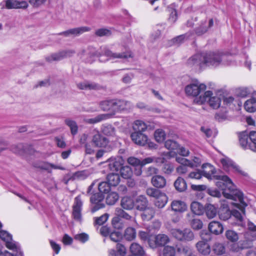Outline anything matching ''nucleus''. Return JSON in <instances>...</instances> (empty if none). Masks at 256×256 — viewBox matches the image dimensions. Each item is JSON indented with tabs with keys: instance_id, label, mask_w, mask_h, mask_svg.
Wrapping results in <instances>:
<instances>
[{
	"instance_id": "nucleus-1",
	"label": "nucleus",
	"mask_w": 256,
	"mask_h": 256,
	"mask_svg": "<svg viewBox=\"0 0 256 256\" xmlns=\"http://www.w3.org/2000/svg\"><path fill=\"white\" fill-rule=\"evenodd\" d=\"M202 176L208 179L214 178L219 181L216 183V186L222 190L224 196L227 198L238 201L244 208L247 204L244 200L242 193L235 188L231 180L226 176L216 175V170L214 167L210 164L202 165ZM243 212V209L241 210Z\"/></svg>"
},
{
	"instance_id": "nucleus-2",
	"label": "nucleus",
	"mask_w": 256,
	"mask_h": 256,
	"mask_svg": "<svg viewBox=\"0 0 256 256\" xmlns=\"http://www.w3.org/2000/svg\"><path fill=\"white\" fill-rule=\"evenodd\" d=\"M206 102H208L210 106L214 108H219L221 104V99L219 96H213V93L210 90L205 92L203 95L196 97L194 102L196 104H202Z\"/></svg>"
},
{
	"instance_id": "nucleus-3",
	"label": "nucleus",
	"mask_w": 256,
	"mask_h": 256,
	"mask_svg": "<svg viewBox=\"0 0 256 256\" xmlns=\"http://www.w3.org/2000/svg\"><path fill=\"white\" fill-rule=\"evenodd\" d=\"M224 57V56L216 52H210L203 53L204 67L211 66L216 68L222 64H224V62H222Z\"/></svg>"
},
{
	"instance_id": "nucleus-4",
	"label": "nucleus",
	"mask_w": 256,
	"mask_h": 256,
	"mask_svg": "<svg viewBox=\"0 0 256 256\" xmlns=\"http://www.w3.org/2000/svg\"><path fill=\"white\" fill-rule=\"evenodd\" d=\"M0 238L6 242V246L8 248L16 252V254H13L12 256H16L17 254H18V256H22L18 244L12 240V236L10 234L6 231L0 230Z\"/></svg>"
},
{
	"instance_id": "nucleus-5",
	"label": "nucleus",
	"mask_w": 256,
	"mask_h": 256,
	"mask_svg": "<svg viewBox=\"0 0 256 256\" xmlns=\"http://www.w3.org/2000/svg\"><path fill=\"white\" fill-rule=\"evenodd\" d=\"M206 89V86L203 84L198 82L192 83L186 86L185 88V92L188 96H196Z\"/></svg>"
},
{
	"instance_id": "nucleus-6",
	"label": "nucleus",
	"mask_w": 256,
	"mask_h": 256,
	"mask_svg": "<svg viewBox=\"0 0 256 256\" xmlns=\"http://www.w3.org/2000/svg\"><path fill=\"white\" fill-rule=\"evenodd\" d=\"M90 134L92 136V142L97 147H105L108 142V140L102 136L96 129L90 130Z\"/></svg>"
},
{
	"instance_id": "nucleus-7",
	"label": "nucleus",
	"mask_w": 256,
	"mask_h": 256,
	"mask_svg": "<svg viewBox=\"0 0 256 256\" xmlns=\"http://www.w3.org/2000/svg\"><path fill=\"white\" fill-rule=\"evenodd\" d=\"M75 52V51L73 50H62L47 56L46 60L48 62L61 60L64 58L72 56Z\"/></svg>"
},
{
	"instance_id": "nucleus-8",
	"label": "nucleus",
	"mask_w": 256,
	"mask_h": 256,
	"mask_svg": "<svg viewBox=\"0 0 256 256\" xmlns=\"http://www.w3.org/2000/svg\"><path fill=\"white\" fill-rule=\"evenodd\" d=\"M170 241L169 238L165 234H158L156 235L154 238L148 239V244L152 248L157 246H164Z\"/></svg>"
},
{
	"instance_id": "nucleus-9",
	"label": "nucleus",
	"mask_w": 256,
	"mask_h": 256,
	"mask_svg": "<svg viewBox=\"0 0 256 256\" xmlns=\"http://www.w3.org/2000/svg\"><path fill=\"white\" fill-rule=\"evenodd\" d=\"M188 65L190 67L202 68L204 67L203 53L197 54L190 58L187 61Z\"/></svg>"
},
{
	"instance_id": "nucleus-10",
	"label": "nucleus",
	"mask_w": 256,
	"mask_h": 256,
	"mask_svg": "<svg viewBox=\"0 0 256 256\" xmlns=\"http://www.w3.org/2000/svg\"><path fill=\"white\" fill-rule=\"evenodd\" d=\"M108 162V166L110 170L118 172L124 164V160L121 156L112 157L106 162Z\"/></svg>"
},
{
	"instance_id": "nucleus-11",
	"label": "nucleus",
	"mask_w": 256,
	"mask_h": 256,
	"mask_svg": "<svg viewBox=\"0 0 256 256\" xmlns=\"http://www.w3.org/2000/svg\"><path fill=\"white\" fill-rule=\"evenodd\" d=\"M90 30V28L87 26H82L74 28H71L67 30L61 32L58 34V35L64 36L66 37L70 36H76L80 34L88 32Z\"/></svg>"
},
{
	"instance_id": "nucleus-12",
	"label": "nucleus",
	"mask_w": 256,
	"mask_h": 256,
	"mask_svg": "<svg viewBox=\"0 0 256 256\" xmlns=\"http://www.w3.org/2000/svg\"><path fill=\"white\" fill-rule=\"evenodd\" d=\"M82 206V202L80 199V196H78L74 198V202L73 205L72 216L74 220L80 221L81 220V210Z\"/></svg>"
},
{
	"instance_id": "nucleus-13",
	"label": "nucleus",
	"mask_w": 256,
	"mask_h": 256,
	"mask_svg": "<svg viewBox=\"0 0 256 256\" xmlns=\"http://www.w3.org/2000/svg\"><path fill=\"white\" fill-rule=\"evenodd\" d=\"M132 104L130 102L121 100H114V110L121 112L128 110L132 108Z\"/></svg>"
},
{
	"instance_id": "nucleus-14",
	"label": "nucleus",
	"mask_w": 256,
	"mask_h": 256,
	"mask_svg": "<svg viewBox=\"0 0 256 256\" xmlns=\"http://www.w3.org/2000/svg\"><path fill=\"white\" fill-rule=\"evenodd\" d=\"M130 137L132 142L138 145L144 146L148 142V138L142 132H134L132 133Z\"/></svg>"
},
{
	"instance_id": "nucleus-15",
	"label": "nucleus",
	"mask_w": 256,
	"mask_h": 256,
	"mask_svg": "<svg viewBox=\"0 0 256 256\" xmlns=\"http://www.w3.org/2000/svg\"><path fill=\"white\" fill-rule=\"evenodd\" d=\"M115 215L120 218H124L129 221V224L134 226L137 224L134 218L130 216L128 212L124 211L122 209L118 208L116 209Z\"/></svg>"
},
{
	"instance_id": "nucleus-16",
	"label": "nucleus",
	"mask_w": 256,
	"mask_h": 256,
	"mask_svg": "<svg viewBox=\"0 0 256 256\" xmlns=\"http://www.w3.org/2000/svg\"><path fill=\"white\" fill-rule=\"evenodd\" d=\"M6 7L8 9L12 8H26L28 4L26 1H18L16 0H6L5 1Z\"/></svg>"
},
{
	"instance_id": "nucleus-17",
	"label": "nucleus",
	"mask_w": 256,
	"mask_h": 256,
	"mask_svg": "<svg viewBox=\"0 0 256 256\" xmlns=\"http://www.w3.org/2000/svg\"><path fill=\"white\" fill-rule=\"evenodd\" d=\"M104 54L106 56L110 57V58H127L132 56V53L130 52H122V53H114L112 51L107 49L106 48H104Z\"/></svg>"
},
{
	"instance_id": "nucleus-18",
	"label": "nucleus",
	"mask_w": 256,
	"mask_h": 256,
	"mask_svg": "<svg viewBox=\"0 0 256 256\" xmlns=\"http://www.w3.org/2000/svg\"><path fill=\"white\" fill-rule=\"evenodd\" d=\"M213 24L214 21L212 19H210L209 20L208 26L206 20L202 22L200 26L196 28V34H197L198 36H202L208 30V28H211L213 26Z\"/></svg>"
},
{
	"instance_id": "nucleus-19",
	"label": "nucleus",
	"mask_w": 256,
	"mask_h": 256,
	"mask_svg": "<svg viewBox=\"0 0 256 256\" xmlns=\"http://www.w3.org/2000/svg\"><path fill=\"white\" fill-rule=\"evenodd\" d=\"M208 228L212 233L216 235L222 234L224 231L222 225L217 221L211 222L209 224Z\"/></svg>"
},
{
	"instance_id": "nucleus-20",
	"label": "nucleus",
	"mask_w": 256,
	"mask_h": 256,
	"mask_svg": "<svg viewBox=\"0 0 256 256\" xmlns=\"http://www.w3.org/2000/svg\"><path fill=\"white\" fill-rule=\"evenodd\" d=\"M198 252L203 255H208L210 252V247L209 244L204 241H200L196 244Z\"/></svg>"
},
{
	"instance_id": "nucleus-21",
	"label": "nucleus",
	"mask_w": 256,
	"mask_h": 256,
	"mask_svg": "<svg viewBox=\"0 0 256 256\" xmlns=\"http://www.w3.org/2000/svg\"><path fill=\"white\" fill-rule=\"evenodd\" d=\"M152 184L157 188H163L166 184V178L162 176L156 175L154 176L151 180Z\"/></svg>"
},
{
	"instance_id": "nucleus-22",
	"label": "nucleus",
	"mask_w": 256,
	"mask_h": 256,
	"mask_svg": "<svg viewBox=\"0 0 256 256\" xmlns=\"http://www.w3.org/2000/svg\"><path fill=\"white\" fill-rule=\"evenodd\" d=\"M120 206L124 210H131L134 206V202L130 196H124L121 200Z\"/></svg>"
},
{
	"instance_id": "nucleus-23",
	"label": "nucleus",
	"mask_w": 256,
	"mask_h": 256,
	"mask_svg": "<svg viewBox=\"0 0 256 256\" xmlns=\"http://www.w3.org/2000/svg\"><path fill=\"white\" fill-rule=\"evenodd\" d=\"M172 210L176 212H182L186 210V204L181 200H173L170 204Z\"/></svg>"
},
{
	"instance_id": "nucleus-24",
	"label": "nucleus",
	"mask_w": 256,
	"mask_h": 256,
	"mask_svg": "<svg viewBox=\"0 0 256 256\" xmlns=\"http://www.w3.org/2000/svg\"><path fill=\"white\" fill-rule=\"evenodd\" d=\"M130 251L133 255L146 256L143 248L138 243H132L130 246Z\"/></svg>"
},
{
	"instance_id": "nucleus-25",
	"label": "nucleus",
	"mask_w": 256,
	"mask_h": 256,
	"mask_svg": "<svg viewBox=\"0 0 256 256\" xmlns=\"http://www.w3.org/2000/svg\"><path fill=\"white\" fill-rule=\"evenodd\" d=\"M148 200L144 196H140L136 199L134 206H136L137 210H144L147 206Z\"/></svg>"
},
{
	"instance_id": "nucleus-26",
	"label": "nucleus",
	"mask_w": 256,
	"mask_h": 256,
	"mask_svg": "<svg viewBox=\"0 0 256 256\" xmlns=\"http://www.w3.org/2000/svg\"><path fill=\"white\" fill-rule=\"evenodd\" d=\"M117 252L114 250H110L109 251V256H125L126 250L125 246L120 244H116Z\"/></svg>"
},
{
	"instance_id": "nucleus-27",
	"label": "nucleus",
	"mask_w": 256,
	"mask_h": 256,
	"mask_svg": "<svg viewBox=\"0 0 256 256\" xmlns=\"http://www.w3.org/2000/svg\"><path fill=\"white\" fill-rule=\"evenodd\" d=\"M77 86L80 90H98L100 88L98 84L89 82L78 83L77 84Z\"/></svg>"
},
{
	"instance_id": "nucleus-28",
	"label": "nucleus",
	"mask_w": 256,
	"mask_h": 256,
	"mask_svg": "<svg viewBox=\"0 0 256 256\" xmlns=\"http://www.w3.org/2000/svg\"><path fill=\"white\" fill-rule=\"evenodd\" d=\"M168 201V198L167 196L165 194L162 193L156 198L154 204L158 208H162L166 206Z\"/></svg>"
},
{
	"instance_id": "nucleus-29",
	"label": "nucleus",
	"mask_w": 256,
	"mask_h": 256,
	"mask_svg": "<svg viewBox=\"0 0 256 256\" xmlns=\"http://www.w3.org/2000/svg\"><path fill=\"white\" fill-rule=\"evenodd\" d=\"M174 186L176 189L180 192H184L186 190L187 184L185 180L181 178L178 177L174 182Z\"/></svg>"
},
{
	"instance_id": "nucleus-30",
	"label": "nucleus",
	"mask_w": 256,
	"mask_h": 256,
	"mask_svg": "<svg viewBox=\"0 0 256 256\" xmlns=\"http://www.w3.org/2000/svg\"><path fill=\"white\" fill-rule=\"evenodd\" d=\"M217 208L212 204H208L205 208V212L206 216L210 218H214L217 214Z\"/></svg>"
},
{
	"instance_id": "nucleus-31",
	"label": "nucleus",
	"mask_w": 256,
	"mask_h": 256,
	"mask_svg": "<svg viewBox=\"0 0 256 256\" xmlns=\"http://www.w3.org/2000/svg\"><path fill=\"white\" fill-rule=\"evenodd\" d=\"M190 208L192 212L196 215H201L204 212L202 205L198 202H193L191 204Z\"/></svg>"
},
{
	"instance_id": "nucleus-32",
	"label": "nucleus",
	"mask_w": 256,
	"mask_h": 256,
	"mask_svg": "<svg viewBox=\"0 0 256 256\" xmlns=\"http://www.w3.org/2000/svg\"><path fill=\"white\" fill-rule=\"evenodd\" d=\"M132 128L134 132H143L146 130L147 126L144 122L136 120L134 122Z\"/></svg>"
},
{
	"instance_id": "nucleus-33",
	"label": "nucleus",
	"mask_w": 256,
	"mask_h": 256,
	"mask_svg": "<svg viewBox=\"0 0 256 256\" xmlns=\"http://www.w3.org/2000/svg\"><path fill=\"white\" fill-rule=\"evenodd\" d=\"M244 107L245 110L250 112H252L256 110V102L252 96L245 102Z\"/></svg>"
},
{
	"instance_id": "nucleus-34",
	"label": "nucleus",
	"mask_w": 256,
	"mask_h": 256,
	"mask_svg": "<svg viewBox=\"0 0 256 256\" xmlns=\"http://www.w3.org/2000/svg\"><path fill=\"white\" fill-rule=\"evenodd\" d=\"M107 180L111 186H117L120 181V176L118 174L112 173L107 176Z\"/></svg>"
},
{
	"instance_id": "nucleus-35",
	"label": "nucleus",
	"mask_w": 256,
	"mask_h": 256,
	"mask_svg": "<svg viewBox=\"0 0 256 256\" xmlns=\"http://www.w3.org/2000/svg\"><path fill=\"white\" fill-rule=\"evenodd\" d=\"M239 142L242 148H250V146L252 144H248V134L247 132H244L239 134Z\"/></svg>"
},
{
	"instance_id": "nucleus-36",
	"label": "nucleus",
	"mask_w": 256,
	"mask_h": 256,
	"mask_svg": "<svg viewBox=\"0 0 256 256\" xmlns=\"http://www.w3.org/2000/svg\"><path fill=\"white\" fill-rule=\"evenodd\" d=\"M124 238L128 240L131 241L136 236V230L131 226L127 228L124 232Z\"/></svg>"
},
{
	"instance_id": "nucleus-37",
	"label": "nucleus",
	"mask_w": 256,
	"mask_h": 256,
	"mask_svg": "<svg viewBox=\"0 0 256 256\" xmlns=\"http://www.w3.org/2000/svg\"><path fill=\"white\" fill-rule=\"evenodd\" d=\"M108 118V114H102L98 115V116L90 118H85L84 121L88 124H94L104 120H106Z\"/></svg>"
},
{
	"instance_id": "nucleus-38",
	"label": "nucleus",
	"mask_w": 256,
	"mask_h": 256,
	"mask_svg": "<svg viewBox=\"0 0 256 256\" xmlns=\"http://www.w3.org/2000/svg\"><path fill=\"white\" fill-rule=\"evenodd\" d=\"M118 194L116 192H112L108 193L106 200L108 204L113 205L118 200Z\"/></svg>"
},
{
	"instance_id": "nucleus-39",
	"label": "nucleus",
	"mask_w": 256,
	"mask_h": 256,
	"mask_svg": "<svg viewBox=\"0 0 256 256\" xmlns=\"http://www.w3.org/2000/svg\"><path fill=\"white\" fill-rule=\"evenodd\" d=\"M64 122L70 129L72 134L73 136L76 134L78 132V126L76 122L70 118L66 119Z\"/></svg>"
},
{
	"instance_id": "nucleus-40",
	"label": "nucleus",
	"mask_w": 256,
	"mask_h": 256,
	"mask_svg": "<svg viewBox=\"0 0 256 256\" xmlns=\"http://www.w3.org/2000/svg\"><path fill=\"white\" fill-rule=\"evenodd\" d=\"M112 224L113 228L116 230H122L124 226V222L116 216L112 218Z\"/></svg>"
},
{
	"instance_id": "nucleus-41",
	"label": "nucleus",
	"mask_w": 256,
	"mask_h": 256,
	"mask_svg": "<svg viewBox=\"0 0 256 256\" xmlns=\"http://www.w3.org/2000/svg\"><path fill=\"white\" fill-rule=\"evenodd\" d=\"M114 100H104L100 102V106L101 108L104 110H114Z\"/></svg>"
},
{
	"instance_id": "nucleus-42",
	"label": "nucleus",
	"mask_w": 256,
	"mask_h": 256,
	"mask_svg": "<svg viewBox=\"0 0 256 256\" xmlns=\"http://www.w3.org/2000/svg\"><path fill=\"white\" fill-rule=\"evenodd\" d=\"M221 162L223 166L226 168L234 169L238 171V166L234 164L232 160L227 158H222L221 160Z\"/></svg>"
},
{
	"instance_id": "nucleus-43",
	"label": "nucleus",
	"mask_w": 256,
	"mask_h": 256,
	"mask_svg": "<svg viewBox=\"0 0 256 256\" xmlns=\"http://www.w3.org/2000/svg\"><path fill=\"white\" fill-rule=\"evenodd\" d=\"M122 176L125 178H130L132 175V172L131 168L128 166H122L120 169Z\"/></svg>"
},
{
	"instance_id": "nucleus-44",
	"label": "nucleus",
	"mask_w": 256,
	"mask_h": 256,
	"mask_svg": "<svg viewBox=\"0 0 256 256\" xmlns=\"http://www.w3.org/2000/svg\"><path fill=\"white\" fill-rule=\"evenodd\" d=\"M102 132L106 136H113L115 134V129L112 125L104 124L102 126Z\"/></svg>"
},
{
	"instance_id": "nucleus-45",
	"label": "nucleus",
	"mask_w": 256,
	"mask_h": 256,
	"mask_svg": "<svg viewBox=\"0 0 256 256\" xmlns=\"http://www.w3.org/2000/svg\"><path fill=\"white\" fill-rule=\"evenodd\" d=\"M143 213L142 214V218L144 220H150L152 219L154 215V210L152 208H145Z\"/></svg>"
},
{
	"instance_id": "nucleus-46",
	"label": "nucleus",
	"mask_w": 256,
	"mask_h": 256,
	"mask_svg": "<svg viewBox=\"0 0 256 256\" xmlns=\"http://www.w3.org/2000/svg\"><path fill=\"white\" fill-rule=\"evenodd\" d=\"M226 238L232 242H236L238 239V234L232 230H228L226 232Z\"/></svg>"
},
{
	"instance_id": "nucleus-47",
	"label": "nucleus",
	"mask_w": 256,
	"mask_h": 256,
	"mask_svg": "<svg viewBox=\"0 0 256 256\" xmlns=\"http://www.w3.org/2000/svg\"><path fill=\"white\" fill-rule=\"evenodd\" d=\"M202 176V170H196V171L190 172L186 176V179H195L200 180Z\"/></svg>"
},
{
	"instance_id": "nucleus-48",
	"label": "nucleus",
	"mask_w": 256,
	"mask_h": 256,
	"mask_svg": "<svg viewBox=\"0 0 256 256\" xmlns=\"http://www.w3.org/2000/svg\"><path fill=\"white\" fill-rule=\"evenodd\" d=\"M154 138L158 142H162L166 138V134L162 130L158 129L154 132Z\"/></svg>"
},
{
	"instance_id": "nucleus-49",
	"label": "nucleus",
	"mask_w": 256,
	"mask_h": 256,
	"mask_svg": "<svg viewBox=\"0 0 256 256\" xmlns=\"http://www.w3.org/2000/svg\"><path fill=\"white\" fill-rule=\"evenodd\" d=\"M38 168H40V169L48 170V172H50V170L52 168L54 169L63 170L62 168H61L60 166H58L53 164L46 162L41 163L40 165L38 166Z\"/></svg>"
},
{
	"instance_id": "nucleus-50",
	"label": "nucleus",
	"mask_w": 256,
	"mask_h": 256,
	"mask_svg": "<svg viewBox=\"0 0 256 256\" xmlns=\"http://www.w3.org/2000/svg\"><path fill=\"white\" fill-rule=\"evenodd\" d=\"M220 218L224 220H226L232 216V211L226 208H222L219 214Z\"/></svg>"
},
{
	"instance_id": "nucleus-51",
	"label": "nucleus",
	"mask_w": 256,
	"mask_h": 256,
	"mask_svg": "<svg viewBox=\"0 0 256 256\" xmlns=\"http://www.w3.org/2000/svg\"><path fill=\"white\" fill-rule=\"evenodd\" d=\"M174 165L171 162H164L162 168V172L166 174H170L174 170Z\"/></svg>"
},
{
	"instance_id": "nucleus-52",
	"label": "nucleus",
	"mask_w": 256,
	"mask_h": 256,
	"mask_svg": "<svg viewBox=\"0 0 256 256\" xmlns=\"http://www.w3.org/2000/svg\"><path fill=\"white\" fill-rule=\"evenodd\" d=\"M110 184L106 182L98 184V190L101 193H108L110 190Z\"/></svg>"
},
{
	"instance_id": "nucleus-53",
	"label": "nucleus",
	"mask_w": 256,
	"mask_h": 256,
	"mask_svg": "<svg viewBox=\"0 0 256 256\" xmlns=\"http://www.w3.org/2000/svg\"><path fill=\"white\" fill-rule=\"evenodd\" d=\"M232 216L234 217L236 219L238 224L241 226H244V224L243 222V218L240 212L237 210H232Z\"/></svg>"
},
{
	"instance_id": "nucleus-54",
	"label": "nucleus",
	"mask_w": 256,
	"mask_h": 256,
	"mask_svg": "<svg viewBox=\"0 0 256 256\" xmlns=\"http://www.w3.org/2000/svg\"><path fill=\"white\" fill-rule=\"evenodd\" d=\"M214 251L217 254H222L225 252V248L223 244L216 242L214 245Z\"/></svg>"
},
{
	"instance_id": "nucleus-55",
	"label": "nucleus",
	"mask_w": 256,
	"mask_h": 256,
	"mask_svg": "<svg viewBox=\"0 0 256 256\" xmlns=\"http://www.w3.org/2000/svg\"><path fill=\"white\" fill-rule=\"evenodd\" d=\"M109 215L108 214H104L100 217L94 218V224L99 226L102 225L108 220Z\"/></svg>"
},
{
	"instance_id": "nucleus-56",
	"label": "nucleus",
	"mask_w": 256,
	"mask_h": 256,
	"mask_svg": "<svg viewBox=\"0 0 256 256\" xmlns=\"http://www.w3.org/2000/svg\"><path fill=\"white\" fill-rule=\"evenodd\" d=\"M165 147L170 150H176L178 147V144L174 140H167L164 144Z\"/></svg>"
},
{
	"instance_id": "nucleus-57",
	"label": "nucleus",
	"mask_w": 256,
	"mask_h": 256,
	"mask_svg": "<svg viewBox=\"0 0 256 256\" xmlns=\"http://www.w3.org/2000/svg\"><path fill=\"white\" fill-rule=\"evenodd\" d=\"M182 235V240H192L194 238L193 232L190 229L184 230Z\"/></svg>"
},
{
	"instance_id": "nucleus-58",
	"label": "nucleus",
	"mask_w": 256,
	"mask_h": 256,
	"mask_svg": "<svg viewBox=\"0 0 256 256\" xmlns=\"http://www.w3.org/2000/svg\"><path fill=\"white\" fill-rule=\"evenodd\" d=\"M109 236L112 241L114 242H118L121 240L122 234L120 232L114 230L111 232Z\"/></svg>"
},
{
	"instance_id": "nucleus-59",
	"label": "nucleus",
	"mask_w": 256,
	"mask_h": 256,
	"mask_svg": "<svg viewBox=\"0 0 256 256\" xmlns=\"http://www.w3.org/2000/svg\"><path fill=\"white\" fill-rule=\"evenodd\" d=\"M250 92L247 88H241L236 90V94L237 96L244 98L250 94Z\"/></svg>"
},
{
	"instance_id": "nucleus-60",
	"label": "nucleus",
	"mask_w": 256,
	"mask_h": 256,
	"mask_svg": "<svg viewBox=\"0 0 256 256\" xmlns=\"http://www.w3.org/2000/svg\"><path fill=\"white\" fill-rule=\"evenodd\" d=\"M146 192L150 196L156 198L162 194L160 190L152 188H147Z\"/></svg>"
},
{
	"instance_id": "nucleus-61",
	"label": "nucleus",
	"mask_w": 256,
	"mask_h": 256,
	"mask_svg": "<svg viewBox=\"0 0 256 256\" xmlns=\"http://www.w3.org/2000/svg\"><path fill=\"white\" fill-rule=\"evenodd\" d=\"M249 138L252 142V146H250V148L256 152V132L252 131L250 133Z\"/></svg>"
},
{
	"instance_id": "nucleus-62",
	"label": "nucleus",
	"mask_w": 256,
	"mask_h": 256,
	"mask_svg": "<svg viewBox=\"0 0 256 256\" xmlns=\"http://www.w3.org/2000/svg\"><path fill=\"white\" fill-rule=\"evenodd\" d=\"M176 253L175 248L171 246H165L163 250L164 256H174Z\"/></svg>"
},
{
	"instance_id": "nucleus-63",
	"label": "nucleus",
	"mask_w": 256,
	"mask_h": 256,
	"mask_svg": "<svg viewBox=\"0 0 256 256\" xmlns=\"http://www.w3.org/2000/svg\"><path fill=\"white\" fill-rule=\"evenodd\" d=\"M167 10L168 12H170L169 20L172 23L174 22L177 18V14L176 10L172 6H168Z\"/></svg>"
},
{
	"instance_id": "nucleus-64",
	"label": "nucleus",
	"mask_w": 256,
	"mask_h": 256,
	"mask_svg": "<svg viewBox=\"0 0 256 256\" xmlns=\"http://www.w3.org/2000/svg\"><path fill=\"white\" fill-rule=\"evenodd\" d=\"M178 252L184 254L186 256H191L193 254L192 249L188 246H182L178 248Z\"/></svg>"
}]
</instances>
